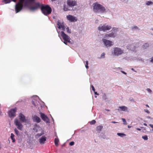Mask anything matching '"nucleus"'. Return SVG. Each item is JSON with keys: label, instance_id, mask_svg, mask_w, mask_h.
I'll use <instances>...</instances> for the list:
<instances>
[{"label": "nucleus", "instance_id": "4468645a", "mask_svg": "<svg viewBox=\"0 0 153 153\" xmlns=\"http://www.w3.org/2000/svg\"><path fill=\"white\" fill-rule=\"evenodd\" d=\"M117 110L119 111H123L126 112H129L128 108L126 106L124 105L119 107Z\"/></svg>", "mask_w": 153, "mask_h": 153}, {"label": "nucleus", "instance_id": "4c0bfd02", "mask_svg": "<svg viewBox=\"0 0 153 153\" xmlns=\"http://www.w3.org/2000/svg\"><path fill=\"white\" fill-rule=\"evenodd\" d=\"M144 111L145 112L149 114L150 113V111L147 109H145Z\"/></svg>", "mask_w": 153, "mask_h": 153}, {"label": "nucleus", "instance_id": "79ce46f5", "mask_svg": "<svg viewBox=\"0 0 153 153\" xmlns=\"http://www.w3.org/2000/svg\"><path fill=\"white\" fill-rule=\"evenodd\" d=\"M129 100L130 101H131V102H134V100L132 98H130L129 99Z\"/></svg>", "mask_w": 153, "mask_h": 153}, {"label": "nucleus", "instance_id": "412c9836", "mask_svg": "<svg viewBox=\"0 0 153 153\" xmlns=\"http://www.w3.org/2000/svg\"><path fill=\"white\" fill-rule=\"evenodd\" d=\"M146 4L147 6H150L153 5V2L152 1H146Z\"/></svg>", "mask_w": 153, "mask_h": 153}, {"label": "nucleus", "instance_id": "5701e85b", "mask_svg": "<svg viewBox=\"0 0 153 153\" xmlns=\"http://www.w3.org/2000/svg\"><path fill=\"white\" fill-rule=\"evenodd\" d=\"M117 134L121 137H123L126 136V134L123 133H117Z\"/></svg>", "mask_w": 153, "mask_h": 153}, {"label": "nucleus", "instance_id": "e433bc0d", "mask_svg": "<svg viewBox=\"0 0 153 153\" xmlns=\"http://www.w3.org/2000/svg\"><path fill=\"white\" fill-rule=\"evenodd\" d=\"M14 135L13 134L11 133V134L10 138L11 139L14 138Z\"/></svg>", "mask_w": 153, "mask_h": 153}, {"label": "nucleus", "instance_id": "f8f14e48", "mask_svg": "<svg viewBox=\"0 0 153 153\" xmlns=\"http://www.w3.org/2000/svg\"><path fill=\"white\" fill-rule=\"evenodd\" d=\"M67 18L71 22H76L77 20V19L76 17L70 15L67 16Z\"/></svg>", "mask_w": 153, "mask_h": 153}, {"label": "nucleus", "instance_id": "39448f33", "mask_svg": "<svg viewBox=\"0 0 153 153\" xmlns=\"http://www.w3.org/2000/svg\"><path fill=\"white\" fill-rule=\"evenodd\" d=\"M57 27L59 29L64 31L65 30L68 33H71V30L69 29L68 27H67L62 22H61L60 20H58L57 22Z\"/></svg>", "mask_w": 153, "mask_h": 153}, {"label": "nucleus", "instance_id": "c85d7f7f", "mask_svg": "<svg viewBox=\"0 0 153 153\" xmlns=\"http://www.w3.org/2000/svg\"><path fill=\"white\" fill-rule=\"evenodd\" d=\"M105 53H102L101 55V56L100 57V58H104L105 57Z\"/></svg>", "mask_w": 153, "mask_h": 153}, {"label": "nucleus", "instance_id": "a211bd4d", "mask_svg": "<svg viewBox=\"0 0 153 153\" xmlns=\"http://www.w3.org/2000/svg\"><path fill=\"white\" fill-rule=\"evenodd\" d=\"M131 29L133 30H139L140 29L139 27L136 26H132L131 27Z\"/></svg>", "mask_w": 153, "mask_h": 153}, {"label": "nucleus", "instance_id": "72a5a7b5", "mask_svg": "<svg viewBox=\"0 0 153 153\" xmlns=\"http://www.w3.org/2000/svg\"><path fill=\"white\" fill-rule=\"evenodd\" d=\"M146 90L149 93H151L152 92L151 90L149 88H147Z\"/></svg>", "mask_w": 153, "mask_h": 153}, {"label": "nucleus", "instance_id": "4d7b16f0", "mask_svg": "<svg viewBox=\"0 0 153 153\" xmlns=\"http://www.w3.org/2000/svg\"><path fill=\"white\" fill-rule=\"evenodd\" d=\"M146 106H147V107H149V106L148 105H146Z\"/></svg>", "mask_w": 153, "mask_h": 153}, {"label": "nucleus", "instance_id": "9d476101", "mask_svg": "<svg viewBox=\"0 0 153 153\" xmlns=\"http://www.w3.org/2000/svg\"><path fill=\"white\" fill-rule=\"evenodd\" d=\"M117 36V33L112 32L110 33L106 34L104 36V38L109 39L110 38H114Z\"/></svg>", "mask_w": 153, "mask_h": 153}, {"label": "nucleus", "instance_id": "09e8293b", "mask_svg": "<svg viewBox=\"0 0 153 153\" xmlns=\"http://www.w3.org/2000/svg\"><path fill=\"white\" fill-rule=\"evenodd\" d=\"M12 140V142H14L15 141V138H12V139H11Z\"/></svg>", "mask_w": 153, "mask_h": 153}, {"label": "nucleus", "instance_id": "5fc2aeb1", "mask_svg": "<svg viewBox=\"0 0 153 153\" xmlns=\"http://www.w3.org/2000/svg\"><path fill=\"white\" fill-rule=\"evenodd\" d=\"M105 110L106 111H110L109 110L107 109H105Z\"/></svg>", "mask_w": 153, "mask_h": 153}, {"label": "nucleus", "instance_id": "423d86ee", "mask_svg": "<svg viewBox=\"0 0 153 153\" xmlns=\"http://www.w3.org/2000/svg\"><path fill=\"white\" fill-rule=\"evenodd\" d=\"M111 53L113 56H118L124 53V50L119 47H114Z\"/></svg>", "mask_w": 153, "mask_h": 153}, {"label": "nucleus", "instance_id": "f03ea898", "mask_svg": "<svg viewBox=\"0 0 153 153\" xmlns=\"http://www.w3.org/2000/svg\"><path fill=\"white\" fill-rule=\"evenodd\" d=\"M19 117L20 120L19 119H15L14 120V123L17 126L18 129L22 131V130L23 127L22 122L27 123V120L25 116L21 113L19 114Z\"/></svg>", "mask_w": 153, "mask_h": 153}, {"label": "nucleus", "instance_id": "603ef678", "mask_svg": "<svg viewBox=\"0 0 153 153\" xmlns=\"http://www.w3.org/2000/svg\"><path fill=\"white\" fill-rule=\"evenodd\" d=\"M11 1H13L14 2H16V0H11Z\"/></svg>", "mask_w": 153, "mask_h": 153}, {"label": "nucleus", "instance_id": "cd10ccee", "mask_svg": "<svg viewBox=\"0 0 153 153\" xmlns=\"http://www.w3.org/2000/svg\"><path fill=\"white\" fill-rule=\"evenodd\" d=\"M142 138L145 140H146L148 139V137L147 135H145L142 137Z\"/></svg>", "mask_w": 153, "mask_h": 153}, {"label": "nucleus", "instance_id": "9b49d317", "mask_svg": "<svg viewBox=\"0 0 153 153\" xmlns=\"http://www.w3.org/2000/svg\"><path fill=\"white\" fill-rule=\"evenodd\" d=\"M16 110V108L11 109L8 112L9 116L11 118H13L15 116Z\"/></svg>", "mask_w": 153, "mask_h": 153}, {"label": "nucleus", "instance_id": "ea45409f", "mask_svg": "<svg viewBox=\"0 0 153 153\" xmlns=\"http://www.w3.org/2000/svg\"><path fill=\"white\" fill-rule=\"evenodd\" d=\"M116 70H121L122 69V68L120 67H118L116 68L115 69Z\"/></svg>", "mask_w": 153, "mask_h": 153}, {"label": "nucleus", "instance_id": "f704fd0d", "mask_svg": "<svg viewBox=\"0 0 153 153\" xmlns=\"http://www.w3.org/2000/svg\"><path fill=\"white\" fill-rule=\"evenodd\" d=\"M74 143L73 141L69 143L70 145L71 146H72L74 145Z\"/></svg>", "mask_w": 153, "mask_h": 153}, {"label": "nucleus", "instance_id": "6e6552de", "mask_svg": "<svg viewBox=\"0 0 153 153\" xmlns=\"http://www.w3.org/2000/svg\"><path fill=\"white\" fill-rule=\"evenodd\" d=\"M102 41L106 47H111L114 45V43L112 41L104 38L102 39Z\"/></svg>", "mask_w": 153, "mask_h": 153}, {"label": "nucleus", "instance_id": "f3484780", "mask_svg": "<svg viewBox=\"0 0 153 153\" xmlns=\"http://www.w3.org/2000/svg\"><path fill=\"white\" fill-rule=\"evenodd\" d=\"M103 128V126L101 125L97 127L96 130L99 133H100Z\"/></svg>", "mask_w": 153, "mask_h": 153}, {"label": "nucleus", "instance_id": "20e7f679", "mask_svg": "<svg viewBox=\"0 0 153 153\" xmlns=\"http://www.w3.org/2000/svg\"><path fill=\"white\" fill-rule=\"evenodd\" d=\"M57 32L58 34V36L61 40L66 45H68L67 43H69L71 44L72 42L71 41L70 37L68 35L65 33L63 31H60L56 29Z\"/></svg>", "mask_w": 153, "mask_h": 153}, {"label": "nucleus", "instance_id": "aec40b11", "mask_svg": "<svg viewBox=\"0 0 153 153\" xmlns=\"http://www.w3.org/2000/svg\"><path fill=\"white\" fill-rule=\"evenodd\" d=\"M32 103L35 106H36L38 105V102L35 100H33L32 102Z\"/></svg>", "mask_w": 153, "mask_h": 153}, {"label": "nucleus", "instance_id": "864d4df0", "mask_svg": "<svg viewBox=\"0 0 153 153\" xmlns=\"http://www.w3.org/2000/svg\"><path fill=\"white\" fill-rule=\"evenodd\" d=\"M143 125L145 126H147V124L146 123H144Z\"/></svg>", "mask_w": 153, "mask_h": 153}, {"label": "nucleus", "instance_id": "b1692460", "mask_svg": "<svg viewBox=\"0 0 153 153\" xmlns=\"http://www.w3.org/2000/svg\"><path fill=\"white\" fill-rule=\"evenodd\" d=\"M146 118L148 119H150V120H149V122L150 123H152L153 121V118L149 116H148L146 117Z\"/></svg>", "mask_w": 153, "mask_h": 153}, {"label": "nucleus", "instance_id": "0eeeda50", "mask_svg": "<svg viewBox=\"0 0 153 153\" xmlns=\"http://www.w3.org/2000/svg\"><path fill=\"white\" fill-rule=\"evenodd\" d=\"M111 28V26L109 25L106 24H101L98 27V30L100 31L105 32L110 30Z\"/></svg>", "mask_w": 153, "mask_h": 153}, {"label": "nucleus", "instance_id": "7ed1b4c3", "mask_svg": "<svg viewBox=\"0 0 153 153\" xmlns=\"http://www.w3.org/2000/svg\"><path fill=\"white\" fill-rule=\"evenodd\" d=\"M93 11L96 13H105L108 10V9L106 8L102 5L97 2L94 3L93 4Z\"/></svg>", "mask_w": 153, "mask_h": 153}, {"label": "nucleus", "instance_id": "7c9ffc66", "mask_svg": "<svg viewBox=\"0 0 153 153\" xmlns=\"http://www.w3.org/2000/svg\"><path fill=\"white\" fill-rule=\"evenodd\" d=\"M88 61H87L85 62V67L87 69H88Z\"/></svg>", "mask_w": 153, "mask_h": 153}, {"label": "nucleus", "instance_id": "6ab92c4d", "mask_svg": "<svg viewBox=\"0 0 153 153\" xmlns=\"http://www.w3.org/2000/svg\"><path fill=\"white\" fill-rule=\"evenodd\" d=\"M112 32H114V33H116L119 31V28H118L114 27L112 28Z\"/></svg>", "mask_w": 153, "mask_h": 153}, {"label": "nucleus", "instance_id": "c9c22d12", "mask_svg": "<svg viewBox=\"0 0 153 153\" xmlns=\"http://www.w3.org/2000/svg\"><path fill=\"white\" fill-rule=\"evenodd\" d=\"M102 98L104 100H106L107 99V97L106 95L104 94L102 97Z\"/></svg>", "mask_w": 153, "mask_h": 153}, {"label": "nucleus", "instance_id": "dca6fc26", "mask_svg": "<svg viewBox=\"0 0 153 153\" xmlns=\"http://www.w3.org/2000/svg\"><path fill=\"white\" fill-rule=\"evenodd\" d=\"M33 120L37 123H39L41 121V119L39 117L36 115H34L33 117Z\"/></svg>", "mask_w": 153, "mask_h": 153}, {"label": "nucleus", "instance_id": "bb28decb", "mask_svg": "<svg viewBox=\"0 0 153 153\" xmlns=\"http://www.w3.org/2000/svg\"><path fill=\"white\" fill-rule=\"evenodd\" d=\"M149 45L148 43H145L144 45L143 46V48L145 49L146 48V47H147L149 46Z\"/></svg>", "mask_w": 153, "mask_h": 153}, {"label": "nucleus", "instance_id": "58836bf2", "mask_svg": "<svg viewBox=\"0 0 153 153\" xmlns=\"http://www.w3.org/2000/svg\"><path fill=\"white\" fill-rule=\"evenodd\" d=\"M149 125L152 128V131H153V125L151 124H149Z\"/></svg>", "mask_w": 153, "mask_h": 153}, {"label": "nucleus", "instance_id": "2f4dec72", "mask_svg": "<svg viewBox=\"0 0 153 153\" xmlns=\"http://www.w3.org/2000/svg\"><path fill=\"white\" fill-rule=\"evenodd\" d=\"M122 120L124 124V125L127 124V122H126L125 119L124 118H122Z\"/></svg>", "mask_w": 153, "mask_h": 153}, {"label": "nucleus", "instance_id": "473e14b6", "mask_svg": "<svg viewBox=\"0 0 153 153\" xmlns=\"http://www.w3.org/2000/svg\"><path fill=\"white\" fill-rule=\"evenodd\" d=\"M96 123V121L94 120H93L90 122V123L91 124H94Z\"/></svg>", "mask_w": 153, "mask_h": 153}, {"label": "nucleus", "instance_id": "f257e3e1", "mask_svg": "<svg viewBox=\"0 0 153 153\" xmlns=\"http://www.w3.org/2000/svg\"><path fill=\"white\" fill-rule=\"evenodd\" d=\"M35 1V0H20L19 2L15 6L16 13L20 12L23 9L26 8H28L30 10L33 11L41 8L42 13L46 16L51 13L52 10L49 6L42 5Z\"/></svg>", "mask_w": 153, "mask_h": 153}, {"label": "nucleus", "instance_id": "49530a36", "mask_svg": "<svg viewBox=\"0 0 153 153\" xmlns=\"http://www.w3.org/2000/svg\"><path fill=\"white\" fill-rule=\"evenodd\" d=\"M92 87V90L94 91V92L95 91V88H94V87Z\"/></svg>", "mask_w": 153, "mask_h": 153}, {"label": "nucleus", "instance_id": "6e6d98bb", "mask_svg": "<svg viewBox=\"0 0 153 153\" xmlns=\"http://www.w3.org/2000/svg\"><path fill=\"white\" fill-rule=\"evenodd\" d=\"M131 126H128V128H131Z\"/></svg>", "mask_w": 153, "mask_h": 153}, {"label": "nucleus", "instance_id": "3c124183", "mask_svg": "<svg viewBox=\"0 0 153 153\" xmlns=\"http://www.w3.org/2000/svg\"><path fill=\"white\" fill-rule=\"evenodd\" d=\"M136 129L137 130H138L139 131H140L141 130V129H140V128H136Z\"/></svg>", "mask_w": 153, "mask_h": 153}, {"label": "nucleus", "instance_id": "a878e982", "mask_svg": "<svg viewBox=\"0 0 153 153\" xmlns=\"http://www.w3.org/2000/svg\"><path fill=\"white\" fill-rule=\"evenodd\" d=\"M14 131L17 136H19L20 133L18 130L16 128L14 129Z\"/></svg>", "mask_w": 153, "mask_h": 153}, {"label": "nucleus", "instance_id": "37998d69", "mask_svg": "<svg viewBox=\"0 0 153 153\" xmlns=\"http://www.w3.org/2000/svg\"><path fill=\"white\" fill-rule=\"evenodd\" d=\"M43 134V133H41L40 134H37V135H38L39 136H41Z\"/></svg>", "mask_w": 153, "mask_h": 153}, {"label": "nucleus", "instance_id": "4be33fe9", "mask_svg": "<svg viewBox=\"0 0 153 153\" xmlns=\"http://www.w3.org/2000/svg\"><path fill=\"white\" fill-rule=\"evenodd\" d=\"M63 10L65 11H67L70 10L68 6L64 5L63 7Z\"/></svg>", "mask_w": 153, "mask_h": 153}, {"label": "nucleus", "instance_id": "a18cd8bd", "mask_svg": "<svg viewBox=\"0 0 153 153\" xmlns=\"http://www.w3.org/2000/svg\"><path fill=\"white\" fill-rule=\"evenodd\" d=\"M111 123H118V122H115V121H111Z\"/></svg>", "mask_w": 153, "mask_h": 153}, {"label": "nucleus", "instance_id": "a19ab883", "mask_svg": "<svg viewBox=\"0 0 153 153\" xmlns=\"http://www.w3.org/2000/svg\"><path fill=\"white\" fill-rule=\"evenodd\" d=\"M120 72L125 75H126L127 74L124 71H123L120 70Z\"/></svg>", "mask_w": 153, "mask_h": 153}, {"label": "nucleus", "instance_id": "2eb2a0df", "mask_svg": "<svg viewBox=\"0 0 153 153\" xmlns=\"http://www.w3.org/2000/svg\"><path fill=\"white\" fill-rule=\"evenodd\" d=\"M46 140V137L45 136H43L39 139V142L42 145L45 143Z\"/></svg>", "mask_w": 153, "mask_h": 153}, {"label": "nucleus", "instance_id": "c756f323", "mask_svg": "<svg viewBox=\"0 0 153 153\" xmlns=\"http://www.w3.org/2000/svg\"><path fill=\"white\" fill-rule=\"evenodd\" d=\"M3 1L5 4H7L10 3L11 1V0H4Z\"/></svg>", "mask_w": 153, "mask_h": 153}, {"label": "nucleus", "instance_id": "393cba45", "mask_svg": "<svg viewBox=\"0 0 153 153\" xmlns=\"http://www.w3.org/2000/svg\"><path fill=\"white\" fill-rule=\"evenodd\" d=\"M59 141V140L58 138H55L54 140V143L55 145L57 146H58V143Z\"/></svg>", "mask_w": 153, "mask_h": 153}, {"label": "nucleus", "instance_id": "c03bdc74", "mask_svg": "<svg viewBox=\"0 0 153 153\" xmlns=\"http://www.w3.org/2000/svg\"><path fill=\"white\" fill-rule=\"evenodd\" d=\"M150 62L152 63H153V57L151 58V60H150Z\"/></svg>", "mask_w": 153, "mask_h": 153}, {"label": "nucleus", "instance_id": "13d9d810", "mask_svg": "<svg viewBox=\"0 0 153 153\" xmlns=\"http://www.w3.org/2000/svg\"><path fill=\"white\" fill-rule=\"evenodd\" d=\"M131 70L134 71V69L133 68H131Z\"/></svg>", "mask_w": 153, "mask_h": 153}, {"label": "nucleus", "instance_id": "052dcab7", "mask_svg": "<svg viewBox=\"0 0 153 153\" xmlns=\"http://www.w3.org/2000/svg\"><path fill=\"white\" fill-rule=\"evenodd\" d=\"M83 62H84V63H85V61H84Z\"/></svg>", "mask_w": 153, "mask_h": 153}, {"label": "nucleus", "instance_id": "bf43d9fd", "mask_svg": "<svg viewBox=\"0 0 153 153\" xmlns=\"http://www.w3.org/2000/svg\"><path fill=\"white\" fill-rule=\"evenodd\" d=\"M52 1H55L56 0H51Z\"/></svg>", "mask_w": 153, "mask_h": 153}, {"label": "nucleus", "instance_id": "ddd939ff", "mask_svg": "<svg viewBox=\"0 0 153 153\" xmlns=\"http://www.w3.org/2000/svg\"><path fill=\"white\" fill-rule=\"evenodd\" d=\"M40 117L42 120L47 123H49V120L46 115L41 112L40 113Z\"/></svg>", "mask_w": 153, "mask_h": 153}, {"label": "nucleus", "instance_id": "de8ad7c7", "mask_svg": "<svg viewBox=\"0 0 153 153\" xmlns=\"http://www.w3.org/2000/svg\"><path fill=\"white\" fill-rule=\"evenodd\" d=\"M139 60H140V61H141V62H144V61L141 58H140L139 59Z\"/></svg>", "mask_w": 153, "mask_h": 153}, {"label": "nucleus", "instance_id": "1a4fd4ad", "mask_svg": "<svg viewBox=\"0 0 153 153\" xmlns=\"http://www.w3.org/2000/svg\"><path fill=\"white\" fill-rule=\"evenodd\" d=\"M67 4L69 7H72L76 5L77 1L74 0H68Z\"/></svg>", "mask_w": 153, "mask_h": 153}, {"label": "nucleus", "instance_id": "8fccbe9b", "mask_svg": "<svg viewBox=\"0 0 153 153\" xmlns=\"http://www.w3.org/2000/svg\"><path fill=\"white\" fill-rule=\"evenodd\" d=\"M94 94H96V95H99V94H98L97 93V92H96V91H94Z\"/></svg>", "mask_w": 153, "mask_h": 153}, {"label": "nucleus", "instance_id": "680f3d73", "mask_svg": "<svg viewBox=\"0 0 153 153\" xmlns=\"http://www.w3.org/2000/svg\"><path fill=\"white\" fill-rule=\"evenodd\" d=\"M97 97V96H95L96 97Z\"/></svg>", "mask_w": 153, "mask_h": 153}]
</instances>
